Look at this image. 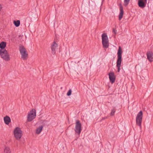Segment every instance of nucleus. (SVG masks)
<instances>
[{
	"label": "nucleus",
	"mask_w": 153,
	"mask_h": 153,
	"mask_svg": "<svg viewBox=\"0 0 153 153\" xmlns=\"http://www.w3.org/2000/svg\"><path fill=\"white\" fill-rule=\"evenodd\" d=\"M130 0H124V3L125 6H127L129 4Z\"/></svg>",
	"instance_id": "nucleus-21"
},
{
	"label": "nucleus",
	"mask_w": 153,
	"mask_h": 153,
	"mask_svg": "<svg viewBox=\"0 0 153 153\" xmlns=\"http://www.w3.org/2000/svg\"><path fill=\"white\" fill-rule=\"evenodd\" d=\"M4 120L5 124L8 125L10 123V117L8 116H6L4 117Z\"/></svg>",
	"instance_id": "nucleus-13"
},
{
	"label": "nucleus",
	"mask_w": 153,
	"mask_h": 153,
	"mask_svg": "<svg viewBox=\"0 0 153 153\" xmlns=\"http://www.w3.org/2000/svg\"><path fill=\"white\" fill-rule=\"evenodd\" d=\"M43 128V127L42 126H41L38 128L36 130V133L37 134H39L42 130Z\"/></svg>",
	"instance_id": "nucleus-17"
},
{
	"label": "nucleus",
	"mask_w": 153,
	"mask_h": 153,
	"mask_svg": "<svg viewBox=\"0 0 153 153\" xmlns=\"http://www.w3.org/2000/svg\"><path fill=\"white\" fill-rule=\"evenodd\" d=\"M0 55L1 58L5 60L8 61L10 59L9 53L5 49L0 50Z\"/></svg>",
	"instance_id": "nucleus-4"
},
{
	"label": "nucleus",
	"mask_w": 153,
	"mask_h": 153,
	"mask_svg": "<svg viewBox=\"0 0 153 153\" xmlns=\"http://www.w3.org/2000/svg\"><path fill=\"white\" fill-rule=\"evenodd\" d=\"M6 46V43L4 42H2L0 43V50H4Z\"/></svg>",
	"instance_id": "nucleus-15"
},
{
	"label": "nucleus",
	"mask_w": 153,
	"mask_h": 153,
	"mask_svg": "<svg viewBox=\"0 0 153 153\" xmlns=\"http://www.w3.org/2000/svg\"><path fill=\"white\" fill-rule=\"evenodd\" d=\"M146 3L147 2H145V1H142V0H138V4L139 7L143 8L146 7Z\"/></svg>",
	"instance_id": "nucleus-9"
},
{
	"label": "nucleus",
	"mask_w": 153,
	"mask_h": 153,
	"mask_svg": "<svg viewBox=\"0 0 153 153\" xmlns=\"http://www.w3.org/2000/svg\"><path fill=\"white\" fill-rule=\"evenodd\" d=\"M19 50L21 55V58L24 60L27 59L28 55L25 48L23 46L20 45L19 47Z\"/></svg>",
	"instance_id": "nucleus-2"
},
{
	"label": "nucleus",
	"mask_w": 153,
	"mask_h": 153,
	"mask_svg": "<svg viewBox=\"0 0 153 153\" xmlns=\"http://www.w3.org/2000/svg\"><path fill=\"white\" fill-rule=\"evenodd\" d=\"M81 124L79 120H76V123L75 131L76 133L80 134L81 132Z\"/></svg>",
	"instance_id": "nucleus-7"
},
{
	"label": "nucleus",
	"mask_w": 153,
	"mask_h": 153,
	"mask_svg": "<svg viewBox=\"0 0 153 153\" xmlns=\"http://www.w3.org/2000/svg\"><path fill=\"white\" fill-rule=\"evenodd\" d=\"M13 24L16 27H18L20 25V21L19 20L17 21L14 20L13 21Z\"/></svg>",
	"instance_id": "nucleus-18"
},
{
	"label": "nucleus",
	"mask_w": 153,
	"mask_h": 153,
	"mask_svg": "<svg viewBox=\"0 0 153 153\" xmlns=\"http://www.w3.org/2000/svg\"><path fill=\"white\" fill-rule=\"evenodd\" d=\"M120 12L119 15V20H120L123 18L124 13L123 8L121 4H120Z\"/></svg>",
	"instance_id": "nucleus-11"
},
{
	"label": "nucleus",
	"mask_w": 153,
	"mask_h": 153,
	"mask_svg": "<svg viewBox=\"0 0 153 153\" xmlns=\"http://www.w3.org/2000/svg\"><path fill=\"white\" fill-rule=\"evenodd\" d=\"M2 8V7L1 6V5L0 4V11L1 10Z\"/></svg>",
	"instance_id": "nucleus-24"
},
{
	"label": "nucleus",
	"mask_w": 153,
	"mask_h": 153,
	"mask_svg": "<svg viewBox=\"0 0 153 153\" xmlns=\"http://www.w3.org/2000/svg\"><path fill=\"white\" fill-rule=\"evenodd\" d=\"M105 118H102V119L104 120V119H105Z\"/></svg>",
	"instance_id": "nucleus-25"
},
{
	"label": "nucleus",
	"mask_w": 153,
	"mask_h": 153,
	"mask_svg": "<svg viewBox=\"0 0 153 153\" xmlns=\"http://www.w3.org/2000/svg\"><path fill=\"white\" fill-rule=\"evenodd\" d=\"M102 42L104 48H108L109 46L108 40L104 42Z\"/></svg>",
	"instance_id": "nucleus-16"
},
{
	"label": "nucleus",
	"mask_w": 153,
	"mask_h": 153,
	"mask_svg": "<svg viewBox=\"0 0 153 153\" xmlns=\"http://www.w3.org/2000/svg\"><path fill=\"white\" fill-rule=\"evenodd\" d=\"M142 117L143 112L142 111H141L138 113L136 117V123L140 127H141Z\"/></svg>",
	"instance_id": "nucleus-6"
},
{
	"label": "nucleus",
	"mask_w": 153,
	"mask_h": 153,
	"mask_svg": "<svg viewBox=\"0 0 153 153\" xmlns=\"http://www.w3.org/2000/svg\"><path fill=\"white\" fill-rule=\"evenodd\" d=\"M116 111L115 109L114 108L111 109V112L110 113V115L111 116H113L114 115L115 112Z\"/></svg>",
	"instance_id": "nucleus-20"
},
{
	"label": "nucleus",
	"mask_w": 153,
	"mask_h": 153,
	"mask_svg": "<svg viewBox=\"0 0 153 153\" xmlns=\"http://www.w3.org/2000/svg\"><path fill=\"white\" fill-rule=\"evenodd\" d=\"M4 153H10V148L9 147H6L4 150Z\"/></svg>",
	"instance_id": "nucleus-19"
},
{
	"label": "nucleus",
	"mask_w": 153,
	"mask_h": 153,
	"mask_svg": "<svg viewBox=\"0 0 153 153\" xmlns=\"http://www.w3.org/2000/svg\"><path fill=\"white\" fill-rule=\"evenodd\" d=\"M102 42L108 40V36L105 33H103L102 35Z\"/></svg>",
	"instance_id": "nucleus-14"
},
{
	"label": "nucleus",
	"mask_w": 153,
	"mask_h": 153,
	"mask_svg": "<svg viewBox=\"0 0 153 153\" xmlns=\"http://www.w3.org/2000/svg\"><path fill=\"white\" fill-rule=\"evenodd\" d=\"M22 131L21 129L17 127L14 131V135L15 138L17 140H19L21 138L22 134Z\"/></svg>",
	"instance_id": "nucleus-3"
},
{
	"label": "nucleus",
	"mask_w": 153,
	"mask_h": 153,
	"mask_svg": "<svg viewBox=\"0 0 153 153\" xmlns=\"http://www.w3.org/2000/svg\"><path fill=\"white\" fill-rule=\"evenodd\" d=\"M36 116V110L33 109L28 114L27 120L29 122L31 121L34 119Z\"/></svg>",
	"instance_id": "nucleus-5"
},
{
	"label": "nucleus",
	"mask_w": 153,
	"mask_h": 153,
	"mask_svg": "<svg viewBox=\"0 0 153 153\" xmlns=\"http://www.w3.org/2000/svg\"><path fill=\"white\" fill-rule=\"evenodd\" d=\"M58 46L57 44L55 42H53V44L51 45V48L53 54H54L55 53V49Z\"/></svg>",
	"instance_id": "nucleus-12"
},
{
	"label": "nucleus",
	"mask_w": 153,
	"mask_h": 153,
	"mask_svg": "<svg viewBox=\"0 0 153 153\" xmlns=\"http://www.w3.org/2000/svg\"><path fill=\"white\" fill-rule=\"evenodd\" d=\"M108 76L110 82L112 83H114L115 80V77L114 73L112 72H110L109 73Z\"/></svg>",
	"instance_id": "nucleus-8"
},
{
	"label": "nucleus",
	"mask_w": 153,
	"mask_h": 153,
	"mask_svg": "<svg viewBox=\"0 0 153 153\" xmlns=\"http://www.w3.org/2000/svg\"><path fill=\"white\" fill-rule=\"evenodd\" d=\"M10 123L11 122V119H10Z\"/></svg>",
	"instance_id": "nucleus-26"
},
{
	"label": "nucleus",
	"mask_w": 153,
	"mask_h": 153,
	"mask_svg": "<svg viewBox=\"0 0 153 153\" xmlns=\"http://www.w3.org/2000/svg\"><path fill=\"white\" fill-rule=\"evenodd\" d=\"M147 59L150 61H153V53L152 52H148L147 53Z\"/></svg>",
	"instance_id": "nucleus-10"
},
{
	"label": "nucleus",
	"mask_w": 153,
	"mask_h": 153,
	"mask_svg": "<svg viewBox=\"0 0 153 153\" xmlns=\"http://www.w3.org/2000/svg\"><path fill=\"white\" fill-rule=\"evenodd\" d=\"M116 31L117 30L115 29H113V33H114L115 34L116 33Z\"/></svg>",
	"instance_id": "nucleus-23"
},
{
	"label": "nucleus",
	"mask_w": 153,
	"mask_h": 153,
	"mask_svg": "<svg viewBox=\"0 0 153 153\" xmlns=\"http://www.w3.org/2000/svg\"><path fill=\"white\" fill-rule=\"evenodd\" d=\"M122 51L121 47L119 46L117 53V59L116 65V66L118 69L117 71L119 72L120 71V68L122 62Z\"/></svg>",
	"instance_id": "nucleus-1"
},
{
	"label": "nucleus",
	"mask_w": 153,
	"mask_h": 153,
	"mask_svg": "<svg viewBox=\"0 0 153 153\" xmlns=\"http://www.w3.org/2000/svg\"><path fill=\"white\" fill-rule=\"evenodd\" d=\"M72 91L70 89L68 91L67 93V95L68 96H69L71 94Z\"/></svg>",
	"instance_id": "nucleus-22"
}]
</instances>
